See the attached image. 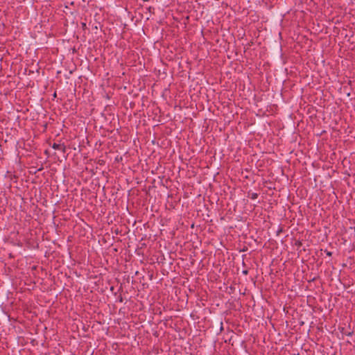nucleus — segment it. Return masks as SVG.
I'll return each instance as SVG.
<instances>
[{"mask_svg": "<svg viewBox=\"0 0 355 355\" xmlns=\"http://www.w3.org/2000/svg\"><path fill=\"white\" fill-rule=\"evenodd\" d=\"M83 26L84 27H86V26H87V25H86V23H83Z\"/></svg>", "mask_w": 355, "mask_h": 355, "instance_id": "f03ea898", "label": "nucleus"}, {"mask_svg": "<svg viewBox=\"0 0 355 355\" xmlns=\"http://www.w3.org/2000/svg\"><path fill=\"white\" fill-rule=\"evenodd\" d=\"M53 148L54 149L60 150H61L62 152H64V149H65V147H64V146L63 144H53Z\"/></svg>", "mask_w": 355, "mask_h": 355, "instance_id": "f257e3e1", "label": "nucleus"}, {"mask_svg": "<svg viewBox=\"0 0 355 355\" xmlns=\"http://www.w3.org/2000/svg\"><path fill=\"white\" fill-rule=\"evenodd\" d=\"M95 29H98V26H95Z\"/></svg>", "mask_w": 355, "mask_h": 355, "instance_id": "7ed1b4c3", "label": "nucleus"}]
</instances>
